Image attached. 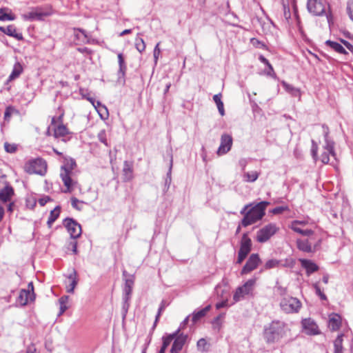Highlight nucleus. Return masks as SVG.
Wrapping results in <instances>:
<instances>
[{"label":"nucleus","instance_id":"nucleus-1","mask_svg":"<svg viewBox=\"0 0 353 353\" xmlns=\"http://www.w3.org/2000/svg\"><path fill=\"white\" fill-rule=\"evenodd\" d=\"M269 204L270 203L268 201H261L256 204L247 212V209L252 205H245L241 210V214L244 215L241 221L242 225L247 227L261 220L265 215V209Z\"/></svg>","mask_w":353,"mask_h":353},{"label":"nucleus","instance_id":"nucleus-2","mask_svg":"<svg viewBox=\"0 0 353 353\" xmlns=\"http://www.w3.org/2000/svg\"><path fill=\"white\" fill-rule=\"evenodd\" d=\"M285 334L286 327L285 323L279 321H274L265 328L264 337L267 343H274L284 337Z\"/></svg>","mask_w":353,"mask_h":353},{"label":"nucleus","instance_id":"nucleus-3","mask_svg":"<svg viewBox=\"0 0 353 353\" xmlns=\"http://www.w3.org/2000/svg\"><path fill=\"white\" fill-rule=\"evenodd\" d=\"M62 116L52 118L51 125L48 129L47 134L50 135L52 130L56 139L66 143L70 139L71 135L66 126L62 123Z\"/></svg>","mask_w":353,"mask_h":353},{"label":"nucleus","instance_id":"nucleus-4","mask_svg":"<svg viewBox=\"0 0 353 353\" xmlns=\"http://www.w3.org/2000/svg\"><path fill=\"white\" fill-rule=\"evenodd\" d=\"M321 243V239L318 236H310L306 239H299L296 240V245L299 250L304 252H314L319 249Z\"/></svg>","mask_w":353,"mask_h":353},{"label":"nucleus","instance_id":"nucleus-5","mask_svg":"<svg viewBox=\"0 0 353 353\" xmlns=\"http://www.w3.org/2000/svg\"><path fill=\"white\" fill-rule=\"evenodd\" d=\"M47 164L42 159H36L28 161L24 165V170L28 174L43 175L46 172Z\"/></svg>","mask_w":353,"mask_h":353},{"label":"nucleus","instance_id":"nucleus-6","mask_svg":"<svg viewBox=\"0 0 353 353\" xmlns=\"http://www.w3.org/2000/svg\"><path fill=\"white\" fill-rule=\"evenodd\" d=\"M280 307L285 313H296L301 307V303L298 299L288 296L281 300Z\"/></svg>","mask_w":353,"mask_h":353},{"label":"nucleus","instance_id":"nucleus-7","mask_svg":"<svg viewBox=\"0 0 353 353\" xmlns=\"http://www.w3.org/2000/svg\"><path fill=\"white\" fill-rule=\"evenodd\" d=\"M256 281V279H251L247 281L242 286L237 288L233 295L234 303L239 302L243 299L246 295L252 294Z\"/></svg>","mask_w":353,"mask_h":353},{"label":"nucleus","instance_id":"nucleus-8","mask_svg":"<svg viewBox=\"0 0 353 353\" xmlns=\"http://www.w3.org/2000/svg\"><path fill=\"white\" fill-rule=\"evenodd\" d=\"M53 14V11L51 8L43 10L41 7H37L32 9L31 11L26 12L22 15V18L26 21H41L44 17L50 16Z\"/></svg>","mask_w":353,"mask_h":353},{"label":"nucleus","instance_id":"nucleus-9","mask_svg":"<svg viewBox=\"0 0 353 353\" xmlns=\"http://www.w3.org/2000/svg\"><path fill=\"white\" fill-rule=\"evenodd\" d=\"M60 176L65 187L63 192H71L77 187V182L72 179V171L68 170L65 167H62L61 170Z\"/></svg>","mask_w":353,"mask_h":353},{"label":"nucleus","instance_id":"nucleus-10","mask_svg":"<svg viewBox=\"0 0 353 353\" xmlns=\"http://www.w3.org/2000/svg\"><path fill=\"white\" fill-rule=\"evenodd\" d=\"M279 230L274 223H270L257 232L256 240L260 243H264L270 239Z\"/></svg>","mask_w":353,"mask_h":353},{"label":"nucleus","instance_id":"nucleus-11","mask_svg":"<svg viewBox=\"0 0 353 353\" xmlns=\"http://www.w3.org/2000/svg\"><path fill=\"white\" fill-rule=\"evenodd\" d=\"M325 3L323 0H307V8L313 15H323L325 12Z\"/></svg>","mask_w":353,"mask_h":353},{"label":"nucleus","instance_id":"nucleus-12","mask_svg":"<svg viewBox=\"0 0 353 353\" xmlns=\"http://www.w3.org/2000/svg\"><path fill=\"white\" fill-rule=\"evenodd\" d=\"M324 133L325 141V145L324 146V149L326 151L321 154V160L323 163H328L330 161L329 154H331L334 159H336V154L334 151V142L329 140L328 139L327 128L324 129Z\"/></svg>","mask_w":353,"mask_h":353},{"label":"nucleus","instance_id":"nucleus-13","mask_svg":"<svg viewBox=\"0 0 353 353\" xmlns=\"http://www.w3.org/2000/svg\"><path fill=\"white\" fill-rule=\"evenodd\" d=\"M232 137L228 134H223L221 137L220 145L217 150L216 154L218 156H221L227 154L232 145Z\"/></svg>","mask_w":353,"mask_h":353},{"label":"nucleus","instance_id":"nucleus-14","mask_svg":"<svg viewBox=\"0 0 353 353\" xmlns=\"http://www.w3.org/2000/svg\"><path fill=\"white\" fill-rule=\"evenodd\" d=\"M64 225L71 238L77 239L80 236L81 234V227L78 223L72 219H65L64 220Z\"/></svg>","mask_w":353,"mask_h":353},{"label":"nucleus","instance_id":"nucleus-15","mask_svg":"<svg viewBox=\"0 0 353 353\" xmlns=\"http://www.w3.org/2000/svg\"><path fill=\"white\" fill-rule=\"evenodd\" d=\"M261 260L257 254H252L249 257L241 270V274H245L256 268Z\"/></svg>","mask_w":353,"mask_h":353},{"label":"nucleus","instance_id":"nucleus-16","mask_svg":"<svg viewBox=\"0 0 353 353\" xmlns=\"http://www.w3.org/2000/svg\"><path fill=\"white\" fill-rule=\"evenodd\" d=\"M303 331L309 335H315L319 334V327L314 320L311 319H305L302 321Z\"/></svg>","mask_w":353,"mask_h":353},{"label":"nucleus","instance_id":"nucleus-17","mask_svg":"<svg viewBox=\"0 0 353 353\" xmlns=\"http://www.w3.org/2000/svg\"><path fill=\"white\" fill-rule=\"evenodd\" d=\"M187 339V336L184 334H179L175 336L173 344L170 350V353H179L183 348Z\"/></svg>","mask_w":353,"mask_h":353},{"label":"nucleus","instance_id":"nucleus-18","mask_svg":"<svg viewBox=\"0 0 353 353\" xmlns=\"http://www.w3.org/2000/svg\"><path fill=\"white\" fill-rule=\"evenodd\" d=\"M34 299V293H30L28 290H21L17 299V303L21 306L27 305L30 301Z\"/></svg>","mask_w":353,"mask_h":353},{"label":"nucleus","instance_id":"nucleus-19","mask_svg":"<svg viewBox=\"0 0 353 353\" xmlns=\"http://www.w3.org/2000/svg\"><path fill=\"white\" fill-rule=\"evenodd\" d=\"M251 239L246 234H244L241 239V247L239 253L247 256L251 250Z\"/></svg>","mask_w":353,"mask_h":353},{"label":"nucleus","instance_id":"nucleus-20","mask_svg":"<svg viewBox=\"0 0 353 353\" xmlns=\"http://www.w3.org/2000/svg\"><path fill=\"white\" fill-rule=\"evenodd\" d=\"M341 325V317L337 314L332 313L329 315L328 327L332 331L338 330Z\"/></svg>","mask_w":353,"mask_h":353},{"label":"nucleus","instance_id":"nucleus-21","mask_svg":"<svg viewBox=\"0 0 353 353\" xmlns=\"http://www.w3.org/2000/svg\"><path fill=\"white\" fill-rule=\"evenodd\" d=\"M300 262L301 266L305 269L306 273L308 276L319 270L318 265L311 260L300 259Z\"/></svg>","mask_w":353,"mask_h":353},{"label":"nucleus","instance_id":"nucleus-22","mask_svg":"<svg viewBox=\"0 0 353 353\" xmlns=\"http://www.w3.org/2000/svg\"><path fill=\"white\" fill-rule=\"evenodd\" d=\"M289 227L294 232L301 234L303 236H307V238H310V236H316L313 230L307 229L303 230L301 228L297 227V222H291Z\"/></svg>","mask_w":353,"mask_h":353},{"label":"nucleus","instance_id":"nucleus-23","mask_svg":"<svg viewBox=\"0 0 353 353\" xmlns=\"http://www.w3.org/2000/svg\"><path fill=\"white\" fill-rule=\"evenodd\" d=\"M14 194V190L10 185H6L0 190V200L3 202L9 201Z\"/></svg>","mask_w":353,"mask_h":353},{"label":"nucleus","instance_id":"nucleus-24","mask_svg":"<svg viewBox=\"0 0 353 353\" xmlns=\"http://www.w3.org/2000/svg\"><path fill=\"white\" fill-rule=\"evenodd\" d=\"M70 283L66 285V290L69 293H73L76 285H77V275L76 271L73 270L68 277Z\"/></svg>","mask_w":353,"mask_h":353},{"label":"nucleus","instance_id":"nucleus-25","mask_svg":"<svg viewBox=\"0 0 353 353\" xmlns=\"http://www.w3.org/2000/svg\"><path fill=\"white\" fill-rule=\"evenodd\" d=\"M133 285H134L133 279H128L125 280V287H124V290H123L124 292H125V297H124L125 304L123 306L124 307H125L126 305H128L127 302L129 300L130 294L132 293Z\"/></svg>","mask_w":353,"mask_h":353},{"label":"nucleus","instance_id":"nucleus-26","mask_svg":"<svg viewBox=\"0 0 353 353\" xmlns=\"http://www.w3.org/2000/svg\"><path fill=\"white\" fill-rule=\"evenodd\" d=\"M325 45L327 46L330 47V48H332V50H334L335 52H336L338 53L343 54H347V52L341 46V44H340V43H337L336 41L327 40V41H325Z\"/></svg>","mask_w":353,"mask_h":353},{"label":"nucleus","instance_id":"nucleus-27","mask_svg":"<svg viewBox=\"0 0 353 353\" xmlns=\"http://www.w3.org/2000/svg\"><path fill=\"white\" fill-rule=\"evenodd\" d=\"M210 308H211V306L209 305L199 311L193 312L192 317V323L193 324L196 323L201 319L204 317L206 315V314L209 312Z\"/></svg>","mask_w":353,"mask_h":353},{"label":"nucleus","instance_id":"nucleus-28","mask_svg":"<svg viewBox=\"0 0 353 353\" xmlns=\"http://www.w3.org/2000/svg\"><path fill=\"white\" fill-rule=\"evenodd\" d=\"M132 165L131 163L128 161H125L123 164V173L124 176V179L125 181H130L132 179Z\"/></svg>","mask_w":353,"mask_h":353},{"label":"nucleus","instance_id":"nucleus-29","mask_svg":"<svg viewBox=\"0 0 353 353\" xmlns=\"http://www.w3.org/2000/svg\"><path fill=\"white\" fill-rule=\"evenodd\" d=\"M6 34L12 37L19 41L23 39L22 34L17 32V29L14 25H9L6 27Z\"/></svg>","mask_w":353,"mask_h":353},{"label":"nucleus","instance_id":"nucleus-30","mask_svg":"<svg viewBox=\"0 0 353 353\" xmlns=\"http://www.w3.org/2000/svg\"><path fill=\"white\" fill-rule=\"evenodd\" d=\"M259 176V172L256 171L246 172L243 174V179L245 182L252 183L258 179Z\"/></svg>","mask_w":353,"mask_h":353},{"label":"nucleus","instance_id":"nucleus-31","mask_svg":"<svg viewBox=\"0 0 353 353\" xmlns=\"http://www.w3.org/2000/svg\"><path fill=\"white\" fill-rule=\"evenodd\" d=\"M8 8L0 9V21H13L15 19V16L11 12H8Z\"/></svg>","mask_w":353,"mask_h":353},{"label":"nucleus","instance_id":"nucleus-32","mask_svg":"<svg viewBox=\"0 0 353 353\" xmlns=\"http://www.w3.org/2000/svg\"><path fill=\"white\" fill-rule=\"evenodd\" d=\"M60 214V208L57 206L54 210L50 212V216L48 220V225L49 227H51L52 224L55 221V220L59 217Z\"/></svg>","mask_w":353,"mask_h":353},{"label":"nucleus","instance_id":"nucleus-33","mask_svg":"<svg viewBox=\"0 0 353 353\" xmlns=\"http://www.w3.org/2000/svg\"><path fill=\"white\" fill-rule=\"evenodd\" d=\"M281 84L284 89L292 96L298 97L300 95L299 90L297 88L293 87L292 85H290L285 81H283Z\"/></svg>","mask_w":353,"mask_h":353},{"label":"nucleus","instance_id":"nucleus-34","mask_svg":"<svg viewBox=\"0 0 353 353\" xmlns=\"http://www.w3.org/2000/svg\"><path fill=\"white\" fill-rule=\"evenodd\" d=\"M343 334H340L334 341V353H343Z\"/></svg>","mask_w":353,"mask_h":353},{"label":"nucleus","instance_id":"nucleus-35","mask_svg":"<svg viewBox=\"0 0 353 353\" xmlns=\"http://www.w3.org/2000/svg\"><path fill=\"white\" fill-rule=\"evenodd\" d=\"M179 332V330H178L175 333L172 334H170L167 336L163 337V345L162 346L164 347V348H167L170 343L173 341L174 339L175 338V336Z\"/></svg>","mask_w":353,"mask_h":353},{"label":"nucleus","instance_id":"nucleus-36","mask_svg":"<svg viewBox=\"0 0 353 353\" xmlns=\"http://www.w3.org/2000/svg\"><path fill=\"white\" fill-rule=\"evenodd\" d=\"M145 43L142 38L137 37L135 39V48L139 52H143L145 50Z\"/></svg>","mask_w":353,"mask_h":353},{"label":"nucleus","instance_id":"nucleus-37","mask_svg":"<svg viewBox=\"0 0 353 353\" xmlns=\"http://www.w3.org/2000/svg\"><path fill=\"white\" fill-rule=\"evenodd\" d=\"M280 261L276 259L268 260L264 265V270H269L279 267Z\"/></svg>","mask_w":353,"mask_h":353},{"label":"nucleus","instance_id":"nucleus-38","mask_svg":"<svg viewBox=\"0 0 353 353\" xmlns=\"http://www.w3.org/2000/svg\"><path fill=\"white\" fill-rule=\"evenodd\" d=\"M71 204L74 208L80 211L83 209V205L85 204V203L82 201L77 199L75 197H72L71 198Z\"/></svg>","mask_w":353,"mask_h":353},{"label":"nucleus","instance_id":"nucleus-39","mask_svg":"<svg viewBox=\"0 0 353 353\" xmlns=\"http://www.w3.org/2000/svg\"><path fill=\"white\" fill-rule=\"evenodd\" d=\"M197 348L199 351L205 352L208 350L209 344L207 343L205 339H201L197 342Z\"/></svg>","mask_w":353,"mask_h":353},{"label":"nucleus","instance_id":"nucleus-40","mask_svg":"<svg viewBox=\"0 0 353 353\" xmlns=\"http://www.w3.org/2000/svg\"><path fill=\"white\" fill-rule=\"evenodd\" d=\"M97 111L101 119H105L108 117V110L104 105L97 108Z\"/></svg>","mask_w":353,"mask_h":353},{"label":"nucleus","instance_id":"nucleus-41","mask_svg":"<svg viewBox=\"0 0 353 353\" xmlns=\"http://www.w3.org/2000/svg\"><path fill=\"white\" fill-rule=\"evenodd\" d=\"M118 61L119 65V72L122 73V74H125V71L126 70V65L124 61V58L121 53L118 54Z\"/></svg>","mask_w":353,"mask_h":353},{"label":"nucleus","instance_id":"nucleus-42","mask_svg":"<svg viewBox=\"0 0 353 353\" xmlns=\"http://www.w3.org/2000/svg\"><path fill=\"white\" fill-rule=\"evenodd\" d=\"M15 112V109L12 106L6 108L4 113V120L9 121L12 114Z\"/></svg>","mask_w":353,"mask_h":353},{"label":"nucleus","instance_id":"nucleus-43","mask_svg":"<svg viewBox=\"0 0 353 353\" xmlns=\"http://www.w3.org/2000/svg\"><path fill=\"white\" fill-rule=\"evenodd\" d=\"M4 148L7 152L14 153L16 152L17 146L14 143H9L6 142L4 143Z\"/></svg>","mask_w":353,"mask_h":353},{"label":"nucleus","instance_id":"nucleus-44","mask_svg":"<svg viewBox=\"0 0 353 353\" xmlns=\"http://www.w3.org/2000/svg\"><path fill=\"white\" fill-rule=\"evenodd\" d=\"M314 289L315 290L316 294L322 299L326 300L327 297L325 294L321 292L318 283H315L312 285Z\"/></svg>","mask_w":353,"mask_h":353},{"label":"nucleus","instance_id":"nucleus-45","mask_svg":"<svg viewBox=\"0 0 353 353\" xmlns=\"http://www.w3.org/2000/svg\"><path fill=\"white\" fill-rule=\"evenodd\" d=\"M312 156L314 161L317 159V152H318V145L314 141H312Z\"/></svg>","mask_w":353,"mask_h":353},{"label":"nucleus","instance_id":"nucleus-46","mask_svg":"<svg viewBox=\"0 0 353 353\" xmlns=\"http://www.w3.org/2000/svg\"><path fill=\"white\" fill-rule=\"evenodd\" d=\"M160 53H161V50L159 48V43H158L156 46L154 47V64L157 65V62H158V59H159V57L160 55Z\"/></svg>","mask_w":353,"mask_h":353},{"label":"nucleus","instance_id":"nucleus-47","mask_svg":"<svg viewBox=\"0 0 353 353\" xmlns=\"http://www.w3.org/2000/svg\"><path fill=\"white\" fill-rule=\"evenodd\" d=\"M259 60L268 67L270 70V71L268 72V74H271V72H274V70L272 65L269 63L268 60L266 58H265L263 56H260Z\"/></svg>","mask_w":353,"mask_h":353},{"label":"nucleus","instance_id":"nucleus-48","mask_svg":"<svg viewBox=\"0 0 353 353\" xmlns=\"http://www.w3.org/2000/svg\"><path fill=\"white\" fill-rule=\"evenodd\" d=\"M347 10L350 18L353 21V0L348 1Z\"/></svg>","mask_w":353,"mask_h":353},{"label":"nucleus","instance_id":"nucleus-49","mask_svg":"<svg viewBox=\"0 0 353 353\" xmlns=\"http://www.w3.org/2000/svg\"><path fill=\"white\" fill-rule=\"evenodd\" d=\"M98 137H99V141L101 143H104L105 145H108V143H107V140H106V137H105V132L104 130L101 131L99 133Z\"/></svg>","mask_w":353,"mask_h":353},{"label":"nucleus","instance_id":"nucleus-50","mask_svg":"<svg viewBox=\"0 0 353 353\" xmlns=\"http://www.w3.org/2000/svg\"><path fill=\"white\" fill-rule=\"evenodd\" d=\"M340 41L352 52L353 53V46L346 40L340 39Z\"/></svg>","mask_w":353,"mask_h":353},{"label":"nucleus","instance_id":"nucleus-51","mask_svg":"<svg viewBox=\"0 0 353 353\" xmlns=\"http://www.w3.org/2000/svg\"><path fill=\"white\" fill-rule=\"evenodd\" d=\"M164 308H165V304H164V302L162 301L161 304V305H160V307L159 308V311H158L157 315L156 316L154 325H156L157 322L158 321V319H159V318L162 311L164 310Z\"/></svg>","mask_w":353,"mask_h":353},{"label":"nucleus","instance_id":"nucleus-52","mask_svg":"<svg viewBox=\"0 0 353 353\" xmlns=\"http://www.w3.org/2000/svg\"><path fill=\"white\" fill-rule=\"evenodd\" d=\"M50 200V197L48 196H46L39 200V203L43 206L45 205Z\"/></svg>","mask_w":353,"mask_h":353},{"label":"nucleus","instance_id":"nucleus-53","mask_svg":"<svg viewBox=\"0 0 353 353\" xmlns=\"http://www.w3.org/2000/svg\"><path fill=\"white\" fill-rule=\"evenodd\" d=\"M219 112L221 116L225 114L224 105L223 101L216 105Z\"/></svg>","mask_w":353,"mask_h":353},{"label":"nucleus","instance_id":"nucleus-54","mask_svg":"<svg viewBox=\"0 0 353 353\" xmlns=\"http://www.w3.org/2000/svg\"><path fill=\"white\" fill-rule=\"evenodd\" d=\"M68 299L69 297L68 296H61L59 300V305H67Z\"/></svg>","mask_w":353,"mask_h":353},{"label":"nucleus","instance_id":"nucleus-55","mask_svg":"<svg viewBox=\"0 0 353 353\" xmlns=\"http://www.w3.org/2000/svg\"><path fill=\"white\" fill-rule=\"evenodd\" d=\"M239 164L241 166V168H242V170H244L248 164V160L246 159H241L239 161Z\"/></svg>","mask_w":353,"mask_h":353},{"label":"nucleus","instance_id":"nucleus-56","mask_svg":"<svg viewBox=\"0 0 353 353\" xmlns=\"http://www.w3.org/2000/svg\"><path fill=\"white\" fill-rule=\"evenodd\" d=\"M214 101L217 105L218 103L222 102L221 101V94H217L214 95L213 97Z\"/></svg>","mask_w":353,"mask_h":353},{"label":"nucleus","instance_id":"nucleus-57","mask_svg":"<svg viewBox=\"0 0 353 353\" xmlns=\"http://www.w3.org/2000/svg\"><path fill=\"white\" fill-rule=\"evenodd\" d=\"M227 303H228V301H227V300L223 301H221V302H220V303H217L216 304V309H218V310H219V309H221V308H222V307H223L227 306Z\"/></svg>","mask_w":353,"mask_h":353},{"label":"nucleus","instance_id":"nucleus-58","mask_svg":"<svg viewBox=\"0 0 353 353\" xmlns=\"http://www.w3.org/2000/svg\"><path fill=\"white\" fill-rule=\"evenodd\" d=\"M21 73V70H17L16 69H14L12 74L10 75V79H14L15 77H18Z\"/></svg>","mask_w":353,"mask_h":353},{"label":"nucleus","instance_id":"nucleus-59","mask_svg":"<svg viewBox=\"0 0 353 353\" xmlns=\"http://www.w3.org/2000/svg\"><path fill=\"white\" fill-rule=\"evenodd\" d=\"M276 290V292H278L281 295L286 293V289L281 286H277Z\"/></svg>","mask_w":353,"mask_h":353},{"label":"nucleus","instance_id":"nucleus-60","mask_svg":"<svg viewBox=\"0 0 353 353\" xmlns=\"http://www.w3.org/2000/svg\"><path fill=\"white\" fill-rule=\"evenodd\" d=\"M67 309H68L67 305H60V311L59 313V316L62 315Z\"/></svg>","mask_w":353,"mask_h":353},{"label":"nucleus","instance_id":"nucleus-61","mask_svg":"<svg viewBox=\"0 0 353 353\" xmlns=\"http://www.w3.org/2000/svg\"><path fill=\"white\" fill-rule=\"evenodd\" d=\"M246 258V256L243 255V254H239V256H238V259H237V263H242V261Z\"/></svg>","mask_w":353,"mask_h":353},{"label":"nucleus","instance_id":"nucleus-62","mask_svg":"<svg viewBox=\"0 0 353 353\" xmlns=\"http://www.w3.org/2000/svg\"><path fill=\"white\" fill-rule=\"evenodd\" d=\"M26 290H28L30 293H34V286L32 282L28 285V289Z\"/></svg>","mask_w":353,"mask_h":353},{"label":"nucleus","instance_id":"nucleus-63","mask_svg":"<svg viewBox=\"0 0 353 353\" xmlns=\"http://www.w3.org/2000/svg\"><path fill=\"white\" fill-rule=\"evenodd\" d=\"M71 245L72 246V251H73L74 254H77V242H75V241L72 242Z\"/></svg>","mask_w":353,"mask_h":353},{"label":"nucleus","instance_id":"nucleus-64","mask_svg":"<svg viewBox=\"0 0 353 353\" xmlns=\"http://www.w3.org/2000/svg\"><path fill=\"white\" fill-rule=\"evenodd\" d=\"M132 30L131 29H126V30H124L123 32H121L120 34H119V36L120 37H122L125 34H130L131 33Z\"/></svg>","mask_w":353,"mask_h":353}]
</instances>
